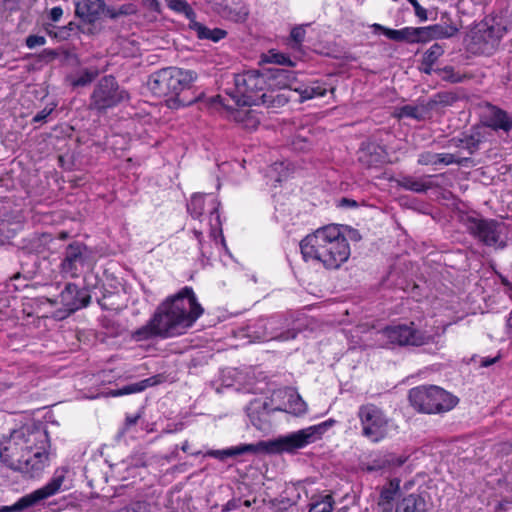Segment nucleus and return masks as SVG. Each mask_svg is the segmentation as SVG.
Wrapping results in <instances>:
<instances>
[{
    "mask_svg": "<svg viewBox=\"0 0 512 512\" xmlns=\"http://www.w3.org/2000/svg\"><path fill=\"white\" fill-rule=\"evenodd\" d=\"M395 512H428L425 499L418 494H409L401 499Z\"/></svg>",
    "mask_w": 512,
    "mask_h": 512,
    "instance_id": "nucleus-20",
    "label": "nucleus"
},
{
    "mask_svg": "<svg viewBox=\"0 0 512 512\" xmlns=\"http://www.w3.org/2000/svg\"><path fill=\"white\" fill-rule=\"evenodd\" d=\"M484 124L496 132L509 133L512 130V116L498 106L488 104Z\"/></svg>",
    "mask_w": 512,
    "mask_h": 512,
    "instance_id": "nucleus-16",
    "label": "nucleus"
},
{
    "mask_svg": "<svg viewBox=\"0 0 512 512\" xmlns=\"http://www.w3.org/2000/svg\"><path fill=\"white\" fill-rule=\"evenodd\" d=\"M417 163L419 165H438V153L424 151L419 154Z\"/></svg>",
    "mask_w": 512,
    "mask_h": 512,
    "instance_id": "nucleus-43",
    "label": "nucleus"
},
{
    "mask_svg": "<svg viewBox=\"0 0 512 512\" xmlns=\"http://www.w3.org/2000/svg\"><path fill=\"white\" fill-rule=\"evenodd\" d=\"M263 63H273L278 65L294 66L292 60L284 53L277 52L276 50H269L261 57Z\"/></svg>",
    "mask_w": 512,
    "mask_h": 512,
    "instance_id": "nucleus-32",
    "label": "nucleus"
},
{
    "mask_svg": "<svg viewBox=\"0 0 512 512\" xmlns=\"http://www.w3.org/2000/svg\"><path fill=\"white\" fill-rule=\"evenodd\" d=\"M451 142L455 147L468 150L470 154L476 152L480 145V140L475 138L473 135L465 136L464 138H453Z\"/></svg>",
    "mask_w": 512,
    "mask_h": 512,
    "instance_id": "nucleus-34",
    "label": "nucleus"
},
{
    "mask_svg": "<svg viewBox=\"0 0 512 512\" xmlns=\"http://www.w3.org/2000/svg\"><path fill=\"white\" fill-rule=\"evenodd\" d=\"M210 205H211V210H210V217L211 219L214 217L215 219V223H211V231H210V236L215 240L217 241V237L219 236L221 238V244L222 246L227 249L226 247V243H225V239H224V236H223V233H222V229H221V221H220V215L218 213V208L220 206V203L217 201V199L213 196H210Z\"/></svg>",
    "mask_w": 512,
    "mask_h": 512,
    "instance_id": "nucleus-26",
    "label": "nucleus"
},
{
    "mask_svg": "<svg viewBox=\"0 0 512 512\" xmlns=\"http://www.w3.org/2000/svg\"><path fill=\"white\" fill-rule=\"evenodd\" d=\"M506 28L501 24L483 21L471 31L467 49L478 55H492L499 47Z\"/></svg>",
    "mask_w": 512,
    "mask_h": 512,
    "instance_id": "nucleus-12",
    "label": "nucleus"
},
{
    "mask_svg": "<svg viewBox=\"0 0 512 512\" xmlns=\"http://www.w3.org/2000/svg\"><path fill=\"white\" fill-rule=\"evenodd\" d=\"M416 38L417 43H426L431 40H434L429 26L416 27Z\"/></svg>",
    "mask_w": 512,
    "mask_h": 512,
    "instance_id": "nucleus-46",
    "label": "nucleus"
},
{
    "mask_svg": "<svg viewBox=\"0 0 512 512\" xmlns=\"http://www.w3.org/2000/svg\"><path fill=\"white\" fill-rule=\"evenodd\" d=\"M407 461V457L389 453L384 455L380 460L379 468H396L402 466Z\"/></svg>",
    "mask_w": 512,
    "mask_h": 512,
    "instance_id": "nucleus-36",
    "label": "nucleus"
},
{
    "mask_svg": "<svg viewBox=\"0 0 512 512\" xmlns=\"http://www.w3.org/2000/svg\"><path fill=\"white\" fill-rule=\"evenodd\" d=\"M399 492L398 484L390 482L387 486H384L380 492L378 499V506L382 509V512H391L393 508V501Z\"/></svg>",
    "mask_w": 512,
    "mask_h": 512,
    "instance_id": "nucleus-25",
    "label": "nucleus"
},
{
    "mask_svg": "<svg viewBox=\"0 0 512 512\" xmlns=\"http://www.w3.org/2000/svg\"><path fill=\"white\" fill-rule=\"evenodd\" d=\"M499 359H500L499 355L496 357H492V358L486 357L481 360L480 365H481V367H489V366L495 364L496 362H498Z\"/></svg>",
    "mask_w": 512,
    "mask_h": 512,
    "instance_id": "nucleus-58",
    "label": "nucleus"
},
{
    "mask_svg": "<svg viewBox=\"0 0 512 512\" xmlns=\"http://www.w3.org/2000/svg\"><path fill=\"white\" fill-rule=\"evenodd\" d=\"M168 7L172 10L183 13L188 18L194 16V11L185 0H165Z\"/></svg>",
    "mask_w": 512,
    "mask_h": 512,
    "instance_id": "nucleus-39",
    "label": "nucleus"
},
{
    "mask_svg": "<svg viewBox=\"0 0 512 512\" xmlns=\"http://www.w3.org/2000/svg\"><path fill=\"white\" fill-rule=\"evenodd\" d=\"M357 417L360 422L361 435L371 443H379L389 436L392 420L377 405L362 404L358 408Z\"/></svg>",
    "mask_w": 512,
    "mask_h": 512,
    "instance_id": "nucleus-9",
    "label": "nucleus"
},
{
    "mask_svg": "<svg viewBox=\"0 0 512 512\" xmlns=\"http://www.w3.org/2000/svg\"><path fill=\"white\" fill-rule=\"evenodd\" d=\"M341 203H342V205H344V206H349V207H355V206H357V203H356V201H355V200L347 199V198H343V199L341 200Z\"/></svg>",
    "mask_w": 512,
    "mask_h": 512,
    "instance_id": "nucleus-62",
    "label": "nucleus"
},
{
    "mask_svg": "<svg viewBox=\"0 0 512 512\" xmlns=\"http://www.w3.org/2000/svg\"><path fill=\"white\" fill-rule=\"evenodd\" d=\"M107 17H109L110 19H117V8L115 7H106L104 6V10L103 12Z\"/></svg>",
    "mask_w": 512,
    "mask_h": 512,
    "instance_id": "nucleus-57",
    "label": "nucleus"
},
{
    "mask_svg": "<svg viewBox=\"0 0 512 512\" xmlns=\"http://www.w3.org/2000/svg\"><path fill=\"white\" fill-rule=\"evenodd\" d=\"M334 424L335 420L328 419L320 424L309 426L269 443L261 441L257 444H242L223 450H210L206 455L218 460H225L228 457H235L246 453H257L260 451L291 452L319 440Z\"/></svg>",
    "mask_w": 512,
    "mask_h": 512,
    "instance_id": "nucleus-4",
    "label": "nucleus"
},
{
    "mask_svg": "<svg viewBox=\"0 0 512 512\" xmlns=\"http://www.w3.org/2000/svg\"><path fill=\"white\" fill-rule=\"evenodd\" d=\"M397 186L415 193H425L432 188V184L425 182L423 178L405 175L396 180Z\"/></svg>",
    "mask_w": 512,
    "mask_h": 512,
    "instance_id": "nucleus-23",
    "label": "nucleus"
},
{
    "mask_svg": "<svg viewBox=\"0 0 512 512\" xmlns=\"http://www.w3.org/2000/svg\"><path fill=\"white\" fill-rule=\"evenodd\" d=\"M64 479L65 471L56 470L52 479L45 486L21 497L13 505L1 506L0 512H21L39 501L55 495L60 490Z\"/></svg>",
    "mask_w": 512,
    "mask_h": 512,
    "instance_id": "nucleus-14",
    "label": "nucleus"
},
{
    "mask_svg": "<svg viewBox=\"0 0 512 512\" xmlns=\"http://www.w3.org/2000/svg\"><path fill=\"white\" fill-rule=\"evenodd\" d=\"M53 107H45L41 111H39L34 117L33 122L34 123H40L46 120V118L53 112Z\"/></svg>",
    "mask_w": 512,
    "mask_h": 512,
    "instance_id": "nucleus-50",
    "label": "nucleus"
},
{
    "mask_svg": "<svg viewBox=\"0 0 512 512\" xmlns=\"http://www.w3.org/2000/svg\"><path fill=\"white\" fill-rule=\"evenodd\" d=\"M181 449H182V451H183V452H188V450H189V444H188V442H187V441H185V442L183 443V445H182Z\"/></svg>",
    "mask_w": 512,
    "mask_h": 512,
    "instance_id": "nucleus-64",
    "label": "nucleus"
},
{
    "mask_svg": "<svg viewBox=\"0 0 512 512\" xmlns=\"http://www.w3.org/2000/svg\"><path fill=\"white\" fill-rule=\"evenodd\" d=\"M143 507V503L137 502L135 503L130 509H128V512H139V510Z\"/></svg>",
    "mask_w": 512,
    "mask_h": 512,
    "instance_id": "nucleus-63",
    "label": "nucleus"
},
{
    "mask_svg": "<svg viewBox=\"0 0 512 512\" xmlns=\"http://www.w3.org/2000/svg\"><path fill=\"white\" fill-rule=\"evenodd\" d=\"M416 16L421 20H427V11L420 4L414 7Z\"/></svg>",
    "mask_w": 512,
    "mask_h": 512,
    "instance_id": "nucleus-56",
    "label": "nucleus"
},
{
    "mask_svg": "<svg viewBox=\"0 0 512 512\" xmlns=\"http://www.w3.org/2000/svg\"><path fill=\"white\" fill-rule=\"evenodd\" d=\"M139 418H140L139 414L126 416V419H125L126 428H129L130 426L135 425Z\"/></svg>",
    "mask_w": 512,
    "mask_h": 512,
    "instance_id": "nucleus-60",
    "label": "nucleus"
},
{
    "mask_svg": "<svg viewBox=\"0 0 512 512\" xmlns=\"http://www.w3.org/2000/svg\"><path fill=\"white\" fill-rule=\"evenodd\" d=\"M397 116L399 118H412L416 120L422 119V114L417 106L404 105L397 109Z\"/></svg>",
    "mask_w": 512,
    "mask_h": 512,
    "instance_id": "nucleus-40",
    "label": "nucleus"
},
{
    "mask_svg": "<svg viewBox=\"0 0 512 512\" xmlns=\"http://www.w3.org/2000/svg\"><path fill=\"white\" fill-rule=\"evenodd\" d=\"M374 33L381 32L388 39L396 42L417 43L416 27H405L400 30L387 28L381 24L374 23L371 25Z\"/></svg>",
    "mask_w": 512,
    "mask_h": 512,
    "instance_id": "nucleus-19",
    "label": "nucleus"
},
{
    "mask_svg": "<svg viewBox=\"0 0 512 512\" xmlns=\"http://www.w3.org/2000/svg\"><path fill=\"white\" fill-rule=\"evenodd\" d=\"M441 72L444 74L442 79L445 81H449L451 83H460L462 82V76L455 72L454 68L451 66L444 67Z\"/></svg>",
    "mask_w": 512,
    "mask_h": 512,
    "instance_id": "nucleus-45",
    "label": "nucleus"
},
{
    "mask_svg": "<svg viewBox=\"0 0 512 512\" xmlns=\"http://www.w3.org/2000/svg\"><path fill=\"white\" fill-rule=\"evenodd\" d=\"M466 228L469 234L481 244L495 249L507 246V226L496 219L468 217Z\"/></svg>",
    "mask_w": 512,
    "mask_h": 512,
    "instance_id": "nucleus-10",
    "label": "nucleus"
},
{
    "mask_svg": "<svg viewBox=\"0 0 512 512\" xmlns=\"http://www.w3.org/2000/svg\"><path fill=\"white\" fill-rule=\"evenodd\" d=\"M145 4L152 10L157 11L159 9V3L157 0H144Z\"/></svg>",
    "mask_w": 512,
    "mask_h": 512,
    "instance_id": "nucleus-61",
    "label": "nucleus"
},
{
    "mask_svg": "<svg viewBox=\"0 0 512 512\" xmlns=\"http://www.w3.org/2000/svg\"><path fill=\"white\" fill-rule=\"evenodd\" d=\"M238 502H239V500H235V499H232V500L228 501L223 506L222 512H229V511L236 510L239 507Z\"/></svg>",
    "mask_w": 512,
    "mask_h": 512,
    "instance_id": "nucleus-55",
    "label": "nucleus"
},
{
    "mask_svg": "<svg viewBox=\"0 0 512 512\" xmlns=\"http://www.w3.org/2000/svg\"><path fill=\"white\" fill-rule=\"evenodd\" d=\"M205 198L203 195H193L187 205V210L193 218H199L204 213Z\"/></svg>",
    "mask_w": 512,
    "mask_h": 512,
    "instance_id": "nucleus-35",
    "label": "nucleus"
},
{
    "mask_svg": "<svg viewBox=\"0 0 512 512\" xmlns=\"http://www.w3.org/2000/svg\"><path fill=\"white\" fill-rule=\"evenodd\" d=\"M130 99L128 91L122 88L112 75L101 77L89 97L88 108L97 114H104Z\"/></svg>",
    "mask_w": 512,
    "mask_h": 512,
    "instance_id": "nucleus-8",
    "label": "nucleus"
},
{
    "mask_svg": "<svg viewBox=\"0 0 512 512\" xmlns=\"http://www.w3.org/2000/svg\"><path fill=\"white\" fill-rule=\"evenodd\" d=\"M436 334H431L410 321L388 325L377 332V340L383 348H410L435 344Z\"/></svg>",
    "mask_w": 512,
    "mask_h": 512,
    "instance_id": "nucleus-6",
    "label": "nucleus"
},
{
    "mask_svg": "<svg viewBox=\"0 0 512 512\" xmlns=\"http://www.w3.org/2000/svg\"><path fill=\"white\" fill-rule=\"evenodd\" d=\"M429 28L431 30L433 39L451 38L459 32V27L443 26L440 23L430 25Z\"/></svg>",
    "mask_w": 512,
    "mask_h": 512,
    "instance_id": "nucleus-31",
    "label": "nucleus"
},
{
    "mask_svg": "<svg viewBox=\"0 0 512 512\" xmlns=\"http://www.w3.org/2000/svg\"><path fill=\"white\" fill-rule=\"evenodd\" d=\"M193 234H194L195 238L198 240L201 254L204 256L205 252H204V246H203V233L200 230L194 229Z\"/></svg>",
    "mask_w": 512,
    "mask_h": 512,
    "instance_id": "nucleus-59",
    "label": "nucleus"
},
{
    "mask_svg": "<svg viewBox=\"0 0 512 512\" xmlns=\"http://www.w3.org/2000/svg\"><path fill=\"white\" fill-rule=\"evenodd\" d=\"M333 503V497L331 495H326L321 501L312 504L309 512H332Z\"/></svg>",
    "mask_w": 512,
    "mask_h": 512,
    "instance_id": "nucleus-41",
    "label": "nucleus"
},
{
    "mask_svg": "<svg viewBox=\"0 0 512 512\" xmlns=\"http://www.w3.org/2000/svg\"><path fill=\"white\" fill-rule=\"evenodd\" d=\"M234 120L245 129L254 130L259 125V119L252 110H236L233 113Z\"/></svg>",
    "mask_w": 512,
    "mask_h": 512,
    "instance_id": "nucleus-29",
    "label": "nucleus"
},
{
    "mask_svg": "<svg viewBox=\"0 0 512 512\" xmlns=\"http://www.w3.org/2000/svg\"><path fill=\"white\" fill-rule=\"evenodd\" d=\"M436 97L437 103L443 106H451L458 100V96L453 92H440Z\"/></svg>",
    "mask_w": 512,
    "mask_h": 512,
    "instance_id": "nucleus-44",
    "label": "nucleus"
},
{
    "mask_svg": "<svg viewBox=\"0 0 512 512\" xmlns=\"http://www.w3.org/2000/svg\"><path fill=\"white\" fill-rule=\"evenodd\" d=\"M75 15L82 21L93 24L104 10V0H73Z\"/></svg>",
    "mask_w": 512,
    "mask_h": 512,
    "instance_id": "nucleus-17",
    "label": "nucleus"
},
{
    "mask_svg": "<svg viewBox=\"0 0 512 512\" xmlns=\"http://www.w3.org/2000/svg\"><path fill=\"white\" fill-rule=\"evenodd\" d=\"M25 44L29 49H34L38 46H43L46 44V38L40 35H29L25 39Z\"/></svg>",
    "mask_w": 512,
    "mask_h": 512,
    "instance_id": "nucleus-47",
    "label": "nucleus"
},
{
    "mask_svg": "<svg viewBox=\"0 0 512 512\" xmlns=\"http://www.w3.org/2000/svg\"><path fill=\"white\" fill-rule=\"evenodd\" d=\"M99 75L97 68H86L79 72L76 76L69 77L70 85L73 88L86 87L90 85Z\"/></svg>",
    "mask_w": 512,
    "mask_h": 512,
    "instance_id": "nucleus-28",
    "label": "nucleus"
},
{
    "mask_svg": "<svg viewBox=\"0 0 512 512\" xmlns=\"http://www.w3.org/2000/svg\"><path fill=\"white\" fill-rule=\"evenodd\" d=\"M92 266V251L87 245L79 241H74L67 245L60 263L62 275L78 278L85 269H90Z\"/></svg>",
    "mask_w": 512,
    "mask_h": 512,
    "instance_id": "nucleus-13",
    "label": "nucleus"
},
{
    "mask_svg": "<svg viewBox=\"0 0 512 512\" xmlns=\"http://www.w3.org/2000/svg\"><path fill=\"white\" fill-rule=\"evenodd\" d=\"M444 47L439 43H434L430 48L423 54L422 65L433 66L437 60L443 55Z\"/></svg>",
    "mask_w": 512,
    "mask_h": 512,
    "instance_id": "nucleus-33",
    "label": "nucleus"
},
{
    "mask_svg": "<svg viewBox=\"0 0 512 512\" xmlns=\"http://www.w3.org/2000/svg\"><path fill=\"white\" fill-rule=\"evenodd\" d=\"M467 161H469V158H457L451 153H438V165H462Z\"/></svg>",
    "mask_w": 512,
    "mask_h": 512,
    "instance_id": "nucleus-42",
    "label": "nucleus"
},
{
    "mask_svg": "<svg viewBox=\"0 0 512 512\" xmlns=\"http://www.w3.org/2000/svg\"><path fill=\"white\" fill-rule=\"evenodd\" d=\"M235 89L238 99L237 105L253 106L260 105L261 94L268 88L265 71L248 70L235 75Z\"/></svg>",
    "mask_w": 512,
    "mask_h": 512,
    "instance_id": "nucleus-11",
    "label": "nucleus"
},
{
    "mask_svg": "<svg viewBox=\"0 0 512 512\" xmlns=\"http://www.w3.org/2000/svg\"><path fill=\"white\" fill-rule=\"evenodd\" d=\"M63 15V9L60 6L53 7L50 10L49 18L53 22H58Z\"/></svg>",
    "mask_w": 512,
    "mask_h": 512,
    "instance_id": "nucleus-52",
    "label": "nucleus"
},
{
    "mask_svg": "<svg viewBox=\"0 0 512 512\" xmlns=\"http://www.w3.org/2000/svg\"><path fill=\"white\" fill-rule=\"evenodd\" d=\"M117 17L128 16L136 13V7L132 3H127L117 8Z\"/></svg>",
    "mask_w": 512,
    "mask_h": 512,
    "instance_id": "nucleus-49",
    "label": "nucleus"
},
{
    "mask_svg": "<svg viewBox=\"0 0 512 512\" xmlns=\"http://www.w3.org/2000/svg\"><path fill=\"white\" fill-rule=\"evenodd\" d=\"M439 23L442 24L443 26H456L460 28L458 22L452 20L447 13L442 14Z\"/></svg>",
    "mask_w": 512,
    "mask_h": 512,
    "instance_id": "nucleus-54",
    "label": "nucleus"
},
{
    "mask_svg": "<svg viewBox=\"0 0 512 512\" xmlns=\"http://www.w3.org/2000/svg\"><path fill=\"white\" fill-rule=\"evenodd\" d=\"M411 406L420 413L440 414L452 410L459 402L453 394L439 386H418L408 395Z\"/></svg>",
    "mask_w": 512,
    "mask_h": 512,
    "instance_id": "nucleus-7",
    "label": "nucleus"
},
{
    "mask_svg": "<svg viewBox=\"0 0 512 512\" xmlns=\"http://www.w3.org/2000/svg\"><path fill=\"white\" fill-rule=\"evenodd\" d=\"M91 302V296L86 288H79L74 283H67L59 295V303L62 305L63 315L60 318L87 307Z\"/></svg>",
    "mask_w": 512,
    "mask_h": 512,
    "instance_id": "nucleus-15",
    "label": "nucleus"
},
{
    "mask_svg": "<svg viewBox=\"0 0 512 512\" xmlns=\"http://www.w3.org/2000/svg\"><path fill=\"white\" fill-rule=\"evenodd\" d=\"M192 287L185 286L178 293L167 297L156 309L147 324L132 333L136 341L154 337L170 338L182 335L203 314Z\"/></svg>",
    "mask_w": 512,
    "mask_h": 512,
    "instance_id": "nucleus-2",
    "label": "nucleus"
},
{
    "mask_svg": "<svg viewBox=\"0 0 512 512\" xmlns=\"http://www.w3.org/2000/svg\"><path fill=\"white\" fill-rule=\"evenodd\" d=\"M306 31L303 26L294 27L291 30L290 37L296 45H300L305 38Z\"/></svg>",
    "mask_w": 512,
    "mask_h": 512,
    "instance_id": "nucleus-48",
    "label": "nucleus"
},
{
    "mask_svg": "<svg viewBox=\"0 0 512 512\" xmlns=\"http://www.w3.org/2000/svg\"><path fill=\"white\" fill-rule=\"evenodd\" d=\"M154 384H155V382H154L153 378H147V379H144L137 383H131V384L125 385L118 389H112L107 393V395L112 396V397H119V396H123V395L138 393V392H142L147 387L152 386Z\"/></svg>",
    "mask_w": 512,
    "mask_h": 512,
    "instance_id": "nucleus-27",
    "label": "nucleus"
},
{
    "mask_svg": "<svg viewBox=\"0 0 512 512\" xmlns=\"http://www.w3.org/2000/svg\"><path fill=\"white\" fill-rule=\"evenodd\" d=\"M281 321L280 318H271L264 324V326H269L270 332H265L262 336V339H278L281 341H287L291 339H295L299 330L295 328H288L285 331L278 333L275 329L276 324Z\"/></svg>",
    "mask_w": 512,
    "mask_h": 512,
    "instance_id": "nucleus-22",
    "label": "nucleus"
},
{
    "mask_svg": "<svg viewBox=\"0 0 512 512\" xmlns=\"http://www.w3.org/2000/svg\"><path fill=\"white\" fill-rule=\"evenodd\" d=\"M79 25H77L76 23L74 22H69L66 26L62 27L61 28V37L62 38H66V37H69L70 36V32L72 31H75L77 29H79Z\"/></svg>",
    "mask_w": 512,
    "mask_h": 512,
    "instance_id": "nucleus-51",
    "label": "nucleus"
},
{
    "mask_svg": "<svg viewBox=\"0 0 512 512\" xmlns=\"http://www.w3.org/2000/svg\"><path fill=\"white\" fill-rule=\"evenodd\" d=\"M267 76L268 88L284 90L290 89L294 91L293 84L296 80L293 71L283 68H269L265 70Z\"/></svg>",
    "mask_w": 512,
    "mask_h": 512,
    "instance_id": "nucleus-18",
    "label": "nucleus"
},
{
    "mask_svg": "<svg viewBox=\"0 0 512 512\" xmlns=\"http://www.w3.org/2000/svg\"><path fill=\"white\" fill-rule=\"evenodd\" d=\"M305 261H317L327 269H338L350 256V246L337 225H327L300 242Z\"/></svg>",
    "mask_w": 512,
    "mask_h": 512,
    "instance_id": "nucleus-3",
    "label": "nucleus"
},
{
    "mask_svg": "<svg viewBox=\"0 0 512 512\" xmlns=\"http://www.w3.org/2000/svg\"><path fill=\"white\" fill-rule=\"evenodd\" d=\"M221 16L227 20L240 23L247 19L248 12L245 9L235 10L230 7H224L221 11Z\"/></svg>",
    "mask_w": 512,
    "mask_h": 512,
    "instance_id": "nucleus-37",
    "label": "nucleus"
},
{
    "mask_svg": "<svg viewBox=\"0 0 512 512\" xmlns=\"http://www.w3.org/2000/svg\"><path fill=\"white\" fill-rule=\"evenodd\" d=\"M290 412L296 416L302 415L307 411V404L300 395H291L288 400Z\"/></svg>",
    "mask_w": 512,
    "mask_h": 512,
    "instance_id": "nucleus-38",
    "label": "nucleus"
},
{
    "mask_svg": "<svg viewBox=\"0 0 512 512\" xmlns=\"http://www.w3.org/2000/svg\"><path fill=\"white\" fill-rule=\"evenodd\" d=\"M195 78L196 75L191 70L166 67L151 74L148 87L155 96L166 98L170 108H178L188 103L180 98V94L191 87Z\"/></svg>",
    "mask_w": 512,
    "mask_h": 512,
    "instance_id": "nucleus-5",
    "label": "nucleus"
},
{
    "mask_svg": "<svg viewBox=\"0 0 512 512\" xmlns=\"http://www.w3.org/2000/svg\"><path fill=\"white\" fill-rule=\"evenodd\" d=\"M58 52L53 49H44L41 54L39 55L40 59H48L53 60L58 56Z\"/></svg>",
    "mask_w": 512,
    "mask_h": 512,
    "instance_id": "nucleus-53",
    "label": "nucleus"
},
{
    "mask_svg": "<svg viewBox=\"0 0 512 512\" xmlns=\"http://www.w3.org/2000/svg\"><path fill=\"white\" fill-rule=\"evenodd\" d=\"M49 448L47 430L41 424H27L0 440V460L9 469L34 478L48 466Z\"/></svg>",
    "mask_w": 512,
    "mask_h": 512,
    "instance_id": "nucleus-1",
    "label": "nucleus"
},
{
    "mask_svg": "<svg viewBox=\"0 0 512 512\" xmlns=\"http://www.w3.org/2000/svg\"><path fill=\"white\" fill-rule=\"evenodd\" d=\"M290 96L281 92L278 89L267 88L263 94H261V103L267 108H280L288 103Z\"/></svg>",
    "mask_w": 512,
    "mask_h": 512,
    "instance_id": "nucleus-21",
    "label": "nucleus"
},
{
    "mask_svg": "<svg viewBox=\"0 0 512 512\" xmlns=\"http://www.w3.org/2000/svg\"><path fill=\"white\" fill-rule=\"evenodd\" d=\"M192 29L196 32L199 39L218 42L227 36V31L220 28H209L202 23L194 22Z\"/></svg>",
    "mask_w": 512,
    "mask_h": 512,
    "instance_id": "nucleus-24",
    "label": "nucleus"
},
{
    "mask_svg": "<svg viewBox=\"0 0 512 512\" xmlns=\"http://www.w3.org/2000/svg\"><path fill=\"white\" fill-rule=\"evenodd\" d=\"M294 91L299 94V101L304 102L315 97L325 96L327 89L317 83H314L313 85L310 86L295 87Z\"/></svg>",
    "mask_w": 512,
    "mask_h": 512,
    "instance_id": "nucleus-30",
    "label": "nucleus"
}]
</instances>
